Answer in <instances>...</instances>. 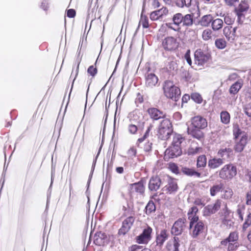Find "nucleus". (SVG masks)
I'll return each mask as SVG.
<instances>
[{
  "mask_svg": "<svg viewBox=\"0 0 251 251\" xmlns=\"http://www.w3.org/2000/svg\"><path fill=\"white\" fill-rule=\"evenodd\" d=\"M207 121L205 118L200 115L192 117L190 125L188 128V132L194 138L200 140L204 137L201 131L207 126Z\"/></svg>",
  "mask_w": 251,
  "mask_h": 251,
  "instance_id": "nucleus-1",
  "label": "nucleus"
},
{
  "mask_svg": "<svg viewBox=\"0 0 251 251\" xmlns=\"http://www.w3.org/2000/svg\"><path fill=\"white\" fill-rule=\"evenodd\" d=\"M173 127L172 122L169 119L162 120L157 128V136L162 140H167L173 134Z\"/></svg>",
  "mask_w": 251,
  "mask_h": 251,
  "instance_id": "nucleus-2",
  "label": "nucleus"
},
{
  "mask_svg": "<svg viewBox=\"0 0 251 251\" xmlns=\"http://www.w3.org/2000/svg\"><path fill=\"white\" fill-rule=\"evenodd\" d=\"M163 90L164 95L168 99L177 101L180 98V90L178 87L175 85L173 81L166 80L163 84Z\"/></svg>",
  "mask_w": 251,
  "mask_h": 251,
  "instance_id": "nucleus-3",
  "label": "nucleus"
},
{
  "mask_svg": "<svg viewBox=\"0 0 251 251\" xmlns=\"http://www.w3.org/2000/svg\"><path fill=\"white\" fill-rule=\"evenodd\" d=\"M237 173L236 166L230 163L224 165L221 168L219 172V176L224 180L229 181L236 176Z\"/></svg>",
  "mask_w": 251,
  "mask_h": 251,
  "instance_id": "nucleus-4",
  "label": "nucleus"
},
{
  "mask_svg": "<svg viewBox=\"0 0 251 251\" xmlns=\"http://www.w3.org/2000/svg\"><path fill=\"white\" fill-rule=\"evenodd\" d=\"M206 228L204 222L201 220L189 224L190 235L193 238H199L204 234Z\"/></svg>",
  "mask_w": 251,
  "mask_h": 251,
  "instance_id": "nucleus-5",
  "label": "nucleus"
},
{
  "mask_svg": "<svg viewBox=\"0 0 251 251\" xmlns=\"http://www.w3.org/2000/svg\"><path fill=\"white\" fill-rule=\"evenodd\" d=\"M179 43L177 39L173 36H167L162 39L161 47L166 52H174L177 50Z\"/></svg>",
  "mask_w": 251,
  "mask_h": 251,
  "instance_id": "nucleus-6",
  "label": "nucleus"
},
{
  "mask_svg": "<svg viewBox=\"0 0 251 251\" xmlns=\"http://www.w3.org/2000/svg\"><path fill=\"white\" fill-rule=\"evenodd\" d=\"M231 214L232 212L228 207L226 203L219 213L221 223L227 227H230L232 226V224H233L231 220Z\"/></svg>",
  "mask_w": 251,
  "mask_h": 251,
  "instance_id": "nucleus-7",
  "label": "nucleus"
},
{
  "mask_svg": "<svg viewBox=\"0 0 251 251\" xmlns=\"http://www.w3.org/2000/svg\"><path fill=\"white\" fill-rule=\"evenodd\" d=\"M152 229L147 225L142 232L135 237L136 242L139 244H147L151 239Z\"/></svg>",
  "mask_w": 251,
  "mask_h": 251,
  "instance_id": "nucleus-8",
  "label": "nucleus"
},
{
  "mask_svg": "<svg viewBox=\"0 0 251 251\" xmlns=\"http://www.w3.org/2000/svg\"><path fill=\"white\" fill-rule=\"evenodd\" d=\"M195 62L199 66H202L210 58L211 54L201 49L197 50L194 53Z\"/></svg>",
  "mask_w": 251,
  "mask_h": 251,
  "instance_id": "nucleus-9",
  "label": "nucleus"
},
{
  "mask_svg": "<svg viewBox=\"0 0 251 251\" xmlns=\"http://www.w3.org/2000/svg\"><path fill=\"white\" fill-rule=\"evenodd\" d=\"M165 178L166 184L162 188V191L168 194L176 193L178 188L176 180L169 176H166Z\"/></svg>",
  "mask_w": 251,
  "mask_h": 251,
  "instance_id": "nucleus-10",
  "label": "nucleus"
},
{
  "mask_svg": "<svg viewBox=\"0 0 251 251\" xmlns=\"http://www.w3.org/2000/svg\"><path fill=\"white\" fill-rule=\"evenodd\" d=\"M222 201L220 199H217L214 203L208 204L203 209V215L204 216H209L216 213L221 208Z\"/></svg>",
  "mask_w": 251,
  "mask_h": 251,
  "instance_id": "nucleus-11",
  "label": "nucleus"
},
{
  "mask_svg": "<svg viewBox=\"0 0 251 251\" xmlns=\"http://www.w3.org/2000/svg\"><path fill=\"white\" fill-rule=\"evenodd\" d=\"M186 219L185 218H180L176 220L171 228L172 234L176 236L181 234L186 227Z\"/></svg>",
  "mask_w": 251,
  "mask_h": 251,
  "instance_id": "nucleus-12",
  "label": "nucleus"
},
{
  "mask_svg": "<svg viewBox=\"0 0 251 251\" xmlns=\"http://www.w3.org/2000/svg\"><path fill=\"white\" fill-rule=\"evenodd\" d=\"M235 144L234 150L236 152H241L244 150L248 143V136L246 133L244 132L240 139H234Z\"/></svg>",
  "mask_w": 251,
  "mask_h": 251,
  "instance_id": "nucleus-13",
  "label": "nucleus"
},
{
  "mask_svg": "<svg viewBox=\"0 0 251 251\" xmlns=\"http://www.w3.org/2000/svg\"><path fill=\"white\" fill-rule=\"evenodd\" d=\"M135 221L133 216H129L124 220L121 228L119 229L118 234L119 235H125L130 229Z\"/></svg>",
  "mask_w": 251,
  "mask_h": 251,
  "instance_id": "nucleus-14",
  "label": "nucleus"
},
{
  "mask_svg": "<svg viewBox=\"0 0 251 251\" xmlns=\"http://www.w3.org/2000/svg\"><path fill=\"white\" fill-rule=\"evenodd\" d=\"M218 155L223 161L225 160L230 161L233 158L234 154L233 150L230 148H222L219 150L217 152Z\"/></svg>",
  "mask_w": 251,
  "mask_h": 251,
  "instance_id": "nucleus-15",
  "label": "nucleus"
},
{
  "mask_svg": "<svg viewBox=\"0 0 251 251\" xmlns=\"http://www.w3.org/2000/svg\"><path fill=\"white\" fill-rule=\"evenodd\" d=\"M129 187L131 194L135 193L143 195L145 193V181L142 179L138 182L130 184Z\"/></svg>",
  "mask_w": 251,
  "mask_h": 251,
  "instance_id": "nucleus-16",
  "label": "nucleus"
},
{
  "mask_svg": "<svg viewBox=\"0 0 251 251\" xmlns=\"http://www.w3.org/2000/svg\"><path fill=\"white\" fill-rule=\"evenodd\" d=\"M168 14V9L166 7L163 6L158 10L151 12L150 17L151 20L157 21L162 20L163 17L166 16Z\"/></svg>",
  "mask_w": 251,
  "mask_h": 251,
  "instance_id": "nucleus-17",
  "label": "nucleus"
},
{
  "mask_svg": "<svg viewBox=\"0 0 251 251\" xmlns=\"http://www.w3.org/2000/svg\"><path fill=\"white\" fill-rule=\"evenodd\" d=\"M147 112L150 116V117L154 121H157L161 119H166V114L162 111L155 108L151 107L147 110Z\"/></svg>",
  "mask_w": 251,
  "mask_h": 251,
  "instance_id": "nucleus-18",
  "label": "nucleus"
},
{
  "mask_svg": "<svg viewBox=\"0 0 251 251\" xmlns=\"http://www.w3.org/2000/svg\"><path fill=\"white\" fill-rule=\"evenodd\" d=\"M181 154V147L172 144H171V146L165 151V156H168L169 158L176 157L180 156Z\"/></svg>",
  "mask_w": 251,
  "mask_h": 251,
  "instance_id": "nucleus-19",
  "label": "nucleus"
},
{
  "mask_svg": "<svg viewBox=\"0 0 251 251\" xmlns=\"http://www.w3.org/2000/svg\"><path fill=\"white\" fill-rule=\"evenodd\" d=\"M161 183V178L158 176H152L149 182L148 188L149 190L151 191H156L160 188Z\"/></svg>",
  "mask_w": 251,
  "mask_h": 251,
  "instance_id": "nucleus-20",
  "label": "nucleus"
},
{
  "mask_svg": "<svg viewBox=\"0 0 251 251\" xmlns=\"http://www.w3.org/2000/svg\"><path fill=\"white\" fill-rule=\"evenodd\" d=\"M249 8V4L245 1H241L238 6L234 9V12L238 17V20L240 22L241 18L244 17L243 13L246 12Z\"/></svg>",
  "mask_w": 251,
  "mask_h": 251,
  "instance_id": "nucleus-21",
  "label": "nucleus"
},
{
  "mask_svg": "<svg viewBox=\"0 0 251 251\" xmlns=\"http://www.w3.org/2000/svg\"><path fill=\"white\" fill-rule=\"evenodd\" d=\"M199 209L196 206L191 207L187 213L188 219L189 220V224L194 223L199 221L198 216Z\"/></svg>",
  "mask_w": 251,
  "mask_h": 251,
  "instance_id": "nucleus-22",
  "label": "nucleus"
},
{
  "mask_svg": "<svg viewBox=\"0 0 251 251\" xmlns=\"http://www.w3.org/2000/svg\"><path fill=\"white\" fill-rule=\"evenodd\" d=\"M169 236V233L167 229H163L161 230L159 233L156 235L155 240L156 245L161 247L165 241L168 239Z\"/></svg>",
  "mask_w": 251,
  "mask_h": 251,
  "instance_id": "nucleus-23",
  "label": "nucleus"
},
{
  "mask_svg": "<svg viewBox=\"0 0 251 251\" xmlns=\"http://www.w3.org/2000/svg\"><path fill=\"white\" fill-rule=\"evenodd\" d=\"M158 81V77L153 73L148 74L145 78V85L147 87H155Z\"/></svg>",
  "mask_w": 251,
  "mask_h": 251,
  "instance_id": "nucleus-24",
  "label": "nucleus"
},
{
  "mask_svg": "<svg viewBox=\"0 0 251 251\" xmlns=\"http://www.w3.org/2000/svg\"><path fill=\"white\" fill-rule=\"evenodd\" d=\"M237 27L232 28L231 26H226L223 29V34L228 41H233L236 37V31Z\"/></svg>",
  "mask_w": 251,
  "mask_h": 251,
  "instance_id": "nucleus-25",
  "label": "nucleus"
},
{
  "mask_svg": "<svg viewBox=\"0 0 251 251\" xmlns=\"http://www.w3.org/2000/svg\"><path fill=\"white\" fill-rule=\"evenodd\" d=\"M106 239L107 236L105 233L97 232L94 236V243L97 246H103Z\"/></svg>",
  "mask_w": 251,
  "mask_h": 251,
  "instance_id": "nucleus-26",
  "label": "nucleus"
},
{
  "mask_svg": "<svg viewBox=\"0 0 251 251\" xmlns=\"http://www.w3.org/2000/svg\"><path fill=\"white\" fill-rule=\"evenodd\" d=\"M243 85V81L242 79H239L234 83L230 86L229 89V93L231 95L237 94Z\"/></svg>",
  "mask_w": 251,
  "mask_h": 251,
  "instance_id": "nucleus-27",
  "label": "nucleus"
},
{
  "mask_svg": "<svg viewBox=\"0 0 251 251\" xmlns=\"http://www.w3.org/2000/svg\"><path fill=\"white\" fill-rule=\"evenodd\" d=\"M153 126H154L152 124H150L149 125L143 136L139 138L136 141V145L137 147H140V144L142 143L148 137H149L150 133L153 128Z\"/></svg>",
  "mask_w": 251,
  "mask_h": 251,
  "instance_id": "nucleus-28",
  "label": "nucleus"
},
{
  "mask_svg": "<svg viewBox=\"0 0 251 251\" xmlns=\"http://www.w3.org/2000/svg\"><path fill=\"white\" fill-rule=\"evenodd\" d=\"M224 162L223 161V159L220 158H213L208 160V165L210 169H214L219 167Z\"/></svg>",
  "mask_w": 251,
  "mask_h": 251,
  "instance_id": "nucleus-29",
  "label": "nucleus"
},
{
  "mask_svg": "<svg viewBox=\"0 0 251 251\" xmlns=\"http://www.w3.org/2000/svg\"><path fill=\"white\" fill-rule=\"evenodd\" d=\"M185 140V137L182 135L175 133L173 135V140L171 144L181 147V144Z\"/></svg>",
  "mask_w": 251,
  "mask_h": 251,
  "instance_id": "nucleus-30",
  "label": "nucleus"
},
{
  "mask_svg": "<svg viewBox=\"0 0 251 251\" xmlns=\"http://www.w3.org/2000/svg\"><path fill=\"white\" fill-rule=\"evenodd\" d=\"M142 25L143 28H148L150 27L149 20L147 16L144 14V9H143L139 22L138 27Z\"/></svg>",
  "mask_w": 251,
  "mask_h": 251,
  "instance_id": "nucleus-31",
  "label": "nucleus"
},
{
  "mask_svg": "<svg viewBox=\"0 0 251 251\" xmlns=\"http://www.w3.org/2000/svg\"><path fill=\"white\" fill-rule=\"evenodd\" d=\"M213 16L211 14L203 16L200 21L199 24L203 27H208L212 21Z\"/></svg>",
  "mask_w": 251,
  "mask_h": 251,
  "instance_id": "nucleus-32",
  "label": "nucleus"
},
{
  "mask_svg": "<svg viewBox=\"0 0 251 251\" xmlns=\"http://www.w3.org/2000/svg\"><path fill=\"white\" fill-rule=\"evenodd\" d=\"M224 184L220 183L213 185L210 189V194L211 196L214 197L218 193L222 192L224 190Z\"/></svg>",
  "mask_w": 251,
  "mask_h": 251,
  "instance_id": "nucleus-33",
  "label": "nucleus"
},
{
  "mask_svg": "<svg viewBox=\"0 0 251 251\" xmlns=\"http://www.w3.org/2000/svg\"><path fill=\"white\" fill-rule=\"evenodd\" d=\"M233 194L234 193L232 189L228 187L223 190L221 197L224 200L228 201L232 198Z\"/></svg>",
  "mask_w": 251,
  "mask_h": 251,
  "instance_id": "nucleus-34",
  "label": "nucleus"
},
{
  "mask_svg": "<svg viewBox=\"0 0 251 251\" xmlns=\"http://www.w3.org/2000/svg\"><path fill=\"white\" fill-rule=\"evenodd\" d=\"M223 26V21L220 18L212 19L211 27L214 31H218Z\"/></svg>",
  "mask_w": 251,
  "mask_h": 251,
  "instance_id": "nucleus-35",
  "label": "nucleus"
},
{
  "mask_svg": "<svg viewBox=\"0 0 251 251\" xmlns=\"http://www.w3.org/2000/svg\"><path fill=\"white\" fill-rule=\"evenodd\" d=\"M192 0H175L176 5L179 8H189L192 5Z\"/></svg>",
  "mask_w": 251,
  "mask_h": 251,
  "instance_id": "nucleus-36",
  "label": "nucleus"
},
{
  "mask_svg": "<svg viewBox=\"0 0 251 251\" xmlns=\"http://www.w3.org/2000/svg\"><path fill=\"white\" fill-rule=\"evenodd\" d=\"M207 164V158L205 155L199 156L197 159V167L199 169H203Z\"/></svg>",
  "mask_w": 251,
  "mask_h": 251,
  "instance_id": "nucleus-37",
  "label": "nucleus"
},
{
  "mask_svg": "<svg viewBox=\"0 0 251 251\" xmlns=\"http://www.w3.org/2000/svg\"><path fill=\"white\" fill-rule=\"evenodd\" d=\"M181 170L184 174L189 176H195L198 177H200L201 176V174L200 173L196 171L193 169H191L187 167H183L182 168Z\"/></svg>",
  "mask_w": 251,
  "mask_h": 251,
  "instance_id": "nucleus-38",
  "label": "nucleus"
},
{
  "mask_svg": "<svg viewBox=\"0 0 251 251\" xmlns=\"http://www.w3.org/2000/svg\"><path fill=\"white\" fill-rule=\"evenodd\" d=\"M193 23V16L191 14H186L183 16L182 24L183 25L191 26Z\"/></svg>",
  "mask_w": 251,
  "mask_h": 251,
  "instance_id": "nucleus-39",
  "label": "nucleus"
},
{
  "mask_svg": "<svg viewBox=\"0 0 251 251\" xmlns=\"http://www.w3.org/2000/svg\"><path fill=\"white\" fill-rule=\"evenodd\" d=\"M221 122L224 124H227L230 122V116L229 113L226 111H222L220 114Z\"/></svg>",
  "mask_w": 251,
  "mask_h": 251,
  "instance_id": "nucleus-40",
  "label": "nucleus"
},
{
  "mask_svg": "<svg viewBox=\"0 0 251 251\" xmlns=\"http://www.w3.org/2000/svg\"><path fill=\"white\" fill-rule=\"evenodd\" d=\"M139 128L137 126L132 123L129 124L127 126V131L130 135H136L138 133Z\"/></svg>",
  "mask_w": 251,
  "mask_h": 251,
  "instance_id": "nucleus-41",
  "label": "nucleus"
},
{
  "mask_svg": "<svg viewBox=\"0 0 251 251\" xmlns=\"http://www.w3.org/2000/svg\"><path fill=\"white\" fill-rule=\"evenodd\" d=\"M226 42L224 38L217 39L215 41V46L220 50L225 49L226 47Z\"/></svg>",
  "mask_w": 251,
  "mask_h": 251,
  "instance_id": "nucleus-42",
  "label": "nucleus"
},
{
  "mask_svg": "<svg viewBox=\"0 0 251 251\" xmlns=\"http://www.w3.org/2000/svg\"><path fill=\"white\" fill-rule=\"evenodd\" d=\"M173 21L175 25L179 26L182 23L183 15L180 13L175 14L173 17Z\"/></svg>",
  "mask_w": 251,
  "mask_h": 251,
  "instance_id": "nucleus-43",
  "label": "nucleus"
},
{
  "mask_svg": "<svg viewBox=\"0 0 251 251\" xmlns=\"http://www.w3.org/2000/svg\"><path fill=\"white\" fill-rule=\"evenodd\" d=\"M202 148L196 147L195 148L190 146L187 150V153L189 155H193L202 152Z\"/></svg>",
  "mask_w": 251,
  "mask_h": 251,
  "instance_id": "nucleus-44",
  "label": "nucleus"
},
{
  "mask_svg": "<svg viewBox=\"0 0 251 251\" xmlns=\"http://www.w3.org/2000/svg\"><path fill=\"white\" fill-rule=\"evenodd\" d=\"M155 209H156V207H155V204L154 203V202L152 201H149V202L148 203L147 205L146 206V208H145L146 213L147 215H149L152 212H154L155 211Z\"/></svg>",
  "mask_w": 251,
  "mask_h": 251,
  "instance_id": "nucleus-45",
  "label": "nucleus"
},
{
  "mask_svg": "<svg viewBox=\"0 0 251 251\" xmlns=\"http://www.w3.org/2000/svg\"><path fill=\"white\" fill-rule=\"evenodd\" d=\"M152 143L148 140L143 145L140 144V147H137L139 148L142 149L145 152H150L152 150Z\"/></svg>",
  "mask_w": 251,
  "mask_h": 251,
  "instance_id": "nucleus-46",
  "label": "nucleus"
},
{
  "mask_svg": "<svg viewBox=\"0 0 251 251\" xmlns=\"http://www.w3.org/2000/svg\"><path fill=\"white\" fill-rule=\"evenodd\" d=\"M212 31L210 29H204L202 33V38L204 41H208L212 39Z\"/></svg>",
  "mask_w": 251,
  "mask_h": 251,
  "instance_id": "nucleus-47",
  "label": "nucleus"
},
{
  "mask_svg": "<svg viewBox=\"0 0 251 251\" xmlns=\"http://www.w3.org/2000/svg\"><path fill=\"white\" fill-rule=\"evenodd\" d=\"M242 131L241 130L238 125L234 126L233 129V135L234 139H240L239 136L241 135H243Z\"/></svg>",
  "mask_w": 251,
  "mask_h": 251,
  "instance_id": "nucleus-48",
  "label": "nucleus"
},
{
  "mask_svg": "<svg viewBox=\"0 0 251 251\" xmlns=\"http://www.w3.org/2000/svg\"><path fill=\"white\" fill-rule=\"evenodd\" d=\"M191 98L195 102L200 104L203 101L201 96L198 93H193L191 95Z\"/></svg>",
  "mask_w": 251,
  "mask_h": 251,
  "instance_id": "nucleus-49",
  "label": "nucleus"
},
{
  "mask_svg": "<svg viewBox=\"0 0 251 251\" xmlns=\"http://www.w3.org/2000/svg\"><path fill=\"white\" fill-rule=\"evenodd\" d=\"M168 168L173 173L175 174H178L179 169L177 164L174 162H170L168 164Z\"/></svg>",
  "mask_w": 251,
  "mask_h": 251,
  "instance_id": "nucleus-50",
  "label": "nucleus"
},
{
  "mask_svg": "<svg viewBox=\"0 0 251 251\" xmlns=\"http://www.w3.org/2000/svg\"><path fill=\"white\" fill-rule=\"evenodd\" d=\"M224 17V22L227 25H231L234 22L233 18L229 14H226L223 15Z\"/></svg>",
  "mask_w": 251,
  "mask_h": 251,
  "instance_id": "nucleus-51",
  "label": "nucleus"
},
{
  "mask_svg": "<svg viewBox=\"0 0 251 251\" xmlns=\"http://www.w3.org/2000/svg\"><path fill=\"white\" fill-rule=\"evenodd\" d=\"M251 225V213H250L243 225V229L246 230Z\"/></svg>",
  "mask_w": 251,
  "mask_h": 251,
  "instance_id": "nucleus-52",
  "label": "nucleus"
},
{
  "mask_svg": "<svg viewBox=\"0 0 251 251\" xmlns=\"http://www.w3.org/2000/svg\"><path fill=\"white\" fill-rule=\"evenodd\" d=\"M227 239L230 242H237L238 239V233L237 231H233L231 232Z\"/></svg>",
  "mask_w": 251,
  "mask_h": 251,
  "instance_id": "nucleus-53",
  "label": "nucleus"
},
{
  "mask_svg": "<svg viewBox=\"0 0 251 251\" xmlns=\"http://www.w3.org/2000/svg\"><path fill=\"white\" fill-rule=\"evenodd\" d=\"M144 100V95L139 92L137 93L135 100L136 104L138 105V104L142 103Z\"/></svg>",
  "mask_w": 251,
  "mask_h": 251,
  "instance_id": "nucleus-54",
  "label": "nucleus"
},
{
  "mask_svg": "<svg viewBox=\"0 0 251 251\" xmlns=\"http://www.w3.org/2000/svg\"><path fill=\"white\" fill-rule=\"evenodd\" d=\"M98 70L96 67L93 65L90 66L87 70V73L92 77H94L97 74Z\"/></svg>",
  "mask_w": 251,
  "mask_h": 251,
  "instance_id": "nucleus-55",
  "label": "nucleus"
},
{
  "mask_svg": "<svg viewBox=\"0 0 251 251\" xmlns=\"http://www.w3.org/2000/svg\"><path fill=\"white\" fill-rule=\"evenodd\" d=\"M239 244L237 242H229L228 244L227 250L228 251H233L237 249Z\"/></svg>",
  "mask_w": 251,
  "mask_h": 251,
  "instance_id": "nucleus-56",
  "label": "nucleus"
},
{
  "mask_svg": "<svg viewBox=\"0 0 251 251\" xmlns=\"http://www.w3.org/2000/svg\"><path fill=\"white\" fill-rule=\"evenodd\" d=\"M151 9H156L160 6L159 0H149Z\"/></svg>",
  "mask_w": 251,
  "mask_h": 251,
  "instance_id": "nucleus-57",
  "label": "nucleus"
},
{
  "mask_svg": "<svg viewBox=\"0 0 251 251\" xmlns=\"http://www.w3.org/2000/svg\"><path fill=\"white\" fill-rule=\"evenodd\" d=\"M194 203L196 205L204 206L205 205L204 200L202 198H196L194 201Z\"/></svg>",
  "mask_w": 251,
  "mask_h": 251,
  "instance_id": "nucleus-58",
  "label": "nucleus"
},
{
  "mask_svg": "<svg viewBox=\"0 0 251 251\" xmlns=\"http://www.w3.org/2000/svg\"><path fill=\"white\" fill-rule=\"evenodd\" d=\"M177 67L176 63L175 61H172L169 63L167 68L170 71H171L176 70Z\"/></svg>",
  "mask_w": 251,
  "mask_h": 251,
  "instance_id": "nucleus-59",
  "label": "nucleus"
},
{
  "mask_svg": "<svg viewBox=\"0 0 251 251\" xmlns=\"http://www.w3.org/2000/svg\"><path fill=\"white\" fill-rule=\"evenodd\" d=\"M245 113L249 117H251V103H249L244 108Z\"/></svg>",
  "mask_w": 251,
  "mask_h": 251,
  "instance_id": "nucleus-60",
  "label": "nucleus"
},
{
  "mask_svg": "<svg viewBox=\"0 0 251 251\" xmlns=\"http://www.w3.org/2000/svg\"><path fill=\"white\" fill-rule=\"evenodd\" d=\"M76 12L75 9H70L67 10V15L69 18H74L75 16Z\"/></svg>",
  "mask_w": 251,
  "mask_h": 251,
  "instance_id": "nucleus-61",
  "label": "nucleus"
},
{
  "mask_svg": "<svg viewBox=\"0 0 251 251\" xmlns=\"http://www.w3.org/2000/svg\"><path fill=\"white\" fill-rule=\"evenodd\" d=\"M184 57L187 63L190 65H192V60L190 56V50H188L185 54Z\"/></svg>",
  "mask_w": 251,
  "mask_h": 251,
  "instance_id": "nucleus-62",
  "label": "nucleus"
},
{
  "mask_svg": "<svg viewBox=\"0 0 251 251\" xmlns=\"http://www.w3.org/2000/svg\"><path fill=\"white\" fill-rule=\"evenodd\" d=\"M226 3L230 6H234L239 1V0H225Z\"/></svg>",
  "mask_w": 251,
  "mask_h": 251,
  "instance_id": "nucleus-63",
  "label": "nucleus"
},
{
  "mask_svg": "<svg viewBox=\"0 0 251 251\" xmlns=\"http://www.w3.org/2000/svg\"><path fill=\"white\" fill-rule=\"evenodd\" d=\"M247 205H251V191H248L246 194V202Z\"/></svg>",
  "mask_w": 251,
  "mask_h": 251,
  "instance_id": "nucleus-64",
  "label": "nucleus"
}]
</instances>
